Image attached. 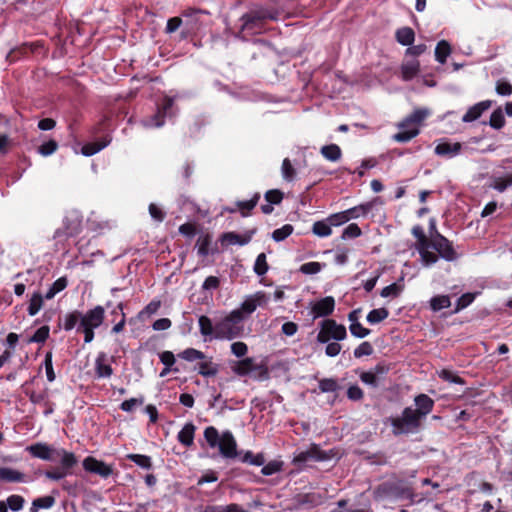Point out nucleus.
<instances>
[{
  "instance_id": "39448f33",
  "label": "nucleus",
  "mask_w": 512,
  "mask_h": 512,
  "mask_svg": "<svg viewBox=\"0 0 512 512\" xmlns=\"http://www.w3.org/2000/svg\"><path fill=\"white\" fill-rule=\"evenodd\" d=\"M80 325L78 330L84 334V342L90 343L94 339V329L100 327L104 321L105 309L98 305L86 313H80Z\"/></svg>"
},
{
  "instance_id": "72a5a7b5",
  "label": "nucleus",
  "mask_w": 512,
  "mask_h": 512,
  "mask_svg": "<svg viewBox=\"0 0 512 512\" xmlns=\"http://www.w3.org/2000/svg\"><path fill=\"white\" fill-rule=\"evenodd\" d=\"M55 504L53 496H43L33 500L30 511L38 512L40 509H49Z\"/></svg>"
},
{
  "instance_id": "58836bf2",
  "label": "nucleus",
  "mask_w": 512,
  "mask_h": 512,
  "mask_svg": "<svg viewBox=\"0 0 512 512\" xmlns=\"http://www.w3.org/2000/svg\"><path fill=\"white\" fill-rule=\"evenodd\" d=\"M389 316V311L386 308H377L371 310L367 315V321L370 324H377L385 320Z\"/></svg>"
},
{
  "instance_id": "a211bd4d",
  "label": "nucleus",
  "mask_w": 512,
  "mask_h": 512,
  "mask_svg": "<svg viewBox=\"0 0 512 512\" xmlns=\"http://www.w3.org/2000/svg\"><path fill=\"white\" fill-rule=\"evenodd\" d=\"M268 13L264 10L251 11L241 17L242 30H254L265 18Z\"/></svg>"
},
{
  "instance_id": "4c0bfd02",
  "label": "nucleus",
  "mask_w": 512,
  "mask_h": 512,
  "mask_svg": "<svg viewBox=\"0 0 512 512\" xmlns=\"http://www.w3.org/2000/svg\"><path fill=\"white\" fill-rule=\"evenodd\" d=\"M109 142V140H102L99 142L85 144L81 148V153L84 156H92L108 146Z\"/></svg>"
},
{
  "instance_id": "6e6552de",
  "label": "nucleus",
  "mask_w": 512,
  "mask_h": 512,
  "mask_svg": "<svg viewBox=\"0 0 512 512\" xmlns=\"http://www.w3.org/2000/svg\"><path fill=\"white\" fill-rule=\"evenodd\" d=\"M412 234L416 238V249L420 255L421 263L430 267L438 261V256L431 251L430 240L426 237L424 229L417 225L412 228Z\"/></svg>"
},
{
  "instance_id": "bb28decb",
  "label": "nucleus",
  "mask_w": 512,
  "mask_h": 512,
  "mask_svg": "<svg viewBox=\"0 0 512 512\" xmlns=\"http://www.w3.org/2000/svg\"><path fill=\"white\" fill-rule=\"evenodd\" d=\"M202 361L198 364V373L204 377H213L216 376L219 372L218 364L214 363L211 357H206L205 359H201Z\"/></svg>"
},
{
  "instance_id": "49530a36",
  "label": "nucleus",
  "mask_w": 512,
  "mask_h": 512,
  "mask_svg": "<svg viewBox=\"0 0 512 512\" xmlns=\"http://www.w3.org/2000/svg\"><path fill=\"white\" fill-rule=\"evenodd\" d=\"M327 219L332 227H338L350 221L347 210L331 214Z\"/></svg>"
},
{
  "instance_id": "ea45409f",
  "label": "nucleus",
  "mask_w": 512,
  "mask_h": 512,
  "mask_svg": "<svg viewBox=\"0 0 512 512\" xmlns=\"http://www.w3.org/2000/svg\"><path fill=\"white\" fill-rule=\"evenodd\" d=\"M210 245L211 237L208 234L200 236L196 242L197 253L202 257H206L210 253Z\"/></svg>"
},
{
  "instance_id": "0e129e2a",
  "label": "nucleus",
  "mask_w": 512,
  "mask_h": 512,
  "mask_svg": "<svg viewBox=\"0 0 512 512\" xmlns=\"http://www.w3.org/2000/svg\"><path fill=\"white\" fill-rule=\"evenodd\" d=\"M372 353H373L372 345L369 342L364 341L355 348L354 357L361 358L363 356H370Z\"/></svg>"
},
{
  "instance_id": "774afa93",
  "label": "nucleus",
  "mask_w": 512,
  "mask_h": 512,
  "mask_svg": "<svg viewBox=\"0 0 512 512\" xmlns=\"http://www.w3.org/2000/svg\"><path fill=\"white\" fill-rule=\"evenodd\" d=\"M58 148V144L56 141L54 140H49L45 143H43L39 148H38V152L42 155V156H49L51 154H53Z\"/></svg>"
},
{
  "instance_id": "7ed1b4c3",
  "label": "nucleus",
  "mask_w": 512,
  "mask_h": 512,
  "mask_svg": "<svg viewBox=\"0 0 512 512\" xmlns=\"http://www.w3.org/2000/svg\"><path fill=\"white\" fill-rule=\"evenodd\" d=\"M244 316L239 311L232 310L217 321V340H233L243 334Z\"/></svg>"
},
{
  "instance_id": "423d86ee",
  "label": "nucleus",
  "mask_w": 512,
  "mask_h": 512,
  "mask_svg": "<svg viewBox=\"0 0 512 512\" xmlns=\"http://www.w3.org/2000/svg\"><path fill=\"white\" fill-rule=\"evenodd\" d=\"M374 499H410L413 501L414 493L400 482H384L375 488Z\"/></svg>"
},
{
  "instance_id": "052dcab7",
  "label": "nucleus",
  "mask_w": 512,
  "mask_h": 512,
  "mask_svg": "<svg viewBox=\"0 0 512 512\" xmlns=\"http://www.w3.org/2000/svg\"><path fill=\"white\" fill-rule=\"evenodd\" d=\"M144 403V398H130L123 401L120 405V409L124 412H132L137 406H141Z\"/></svg>"
},
{
  "instance_id": "b1692460",
  "label": "nucleus",
  "mask_w": 512,
  "mask_h": 512,
  "mask_svg": "<svg viewBox=\"0 0 512 512\" xmlns=\"http://www.w3.org/2000/svg\"><path fill=\"white\" fill-rule=\"evenodd\" d=\"M0 481L6 483H24L26 482V475L13 468L0 467Z\"/></svg>"
},
{
  "instance_id": "f03ea898",
  "label": "nucleus",
  "mask_w": 512,
  "mask_h": 512,
  "mask_svg": "<svg viewBox=\"0 0 512 512\" xmlns=\"http://www.w3.org/2000/svg\"><path fill=\"white\" fill-rule=\"evenodd\" d=\"M430 115L427 108H417L402 122L398 124L399 132L393 136V139L400 143H405L416 137L420 132V125Z\"/></svg>"
},
{
  "instance_id": "69168bd1",
  "label": "nucleus",
  "mask_w": 512,
  "mask_h": 512,
  "mask_svg": "<svg viewBox=\"0 0 512 512\" xmlns=\"http://www.w3.org/2000/svg\"><path fill=\"white\" fill-rule=\"evenodd\" d=\"M512 185V174L505 177H499L494 180L493 188L499 192H503L507 187Z\"/></svg>"
},
{
  "instance_id": "473e14b6",
  "label": "nucleus",
  "mask_w": 512,
  "mask_h": 512,
  "mask_svg": "<svg viewBox=\"0 0 512 512\" xmlns=\"http://www.w3.org/2000/svg\"><path fill=\"white\" fill-rule=\"evenodd\" d=\"M450 54H451L450 44L446 40L439 41L435 48L436 60L439 63L444 64Z\"/></svg>"
},
{
  "instance_id": "9b49d317",
  "label": "nucleus",
  "mask_w": 512,
  "mask_h": 512,
  "mask_svg": "<svg viewBox=\"0 0 512 512\" xmlns=\"http://www.w3.org/2000/svg\"><path fill=\"white\" fill-rule=\"evenodd\" d=\"M269 297L263 291H257L254 294L246 296L244 301L241 303L240 307L234 309V311H239L241 316H244V319L251 315L259 306H264L268 303Z\"/></svg>"
},
{
  "instance_id": "680f3d73",
  "label": "nucleus",
  "mask_w": 512,
  "mask_h": 512,
  "mask_svg": "<svg viewBox=\"0 0 512 512\" xmlns=\"http://www.w3.org/2000/svg\"><path fill=\"white\" fill-rule=\"evenodd\" d=\"M160 306L161 302L159 300L151 301L139 312V318L149 317L155 314L159 310Z\"/></svg>"
},
{
  "instance_id": "a878e982",
  "label": "nucleus",
  "mask_w": 512,
  "mask_h": 512,
  "mask_svg": "<svg viewBox=\"0 0 512 512\" xmlns=\"http://www.w3.org/2000/svg\"><path fill=\"white\" fill-rule=\"evenodd\" d=\"M420 71V63L418 60H408L402 63L400 72L404 81H410L415 78Z\"/></svg>"
},
{
  "instance_id": "f3484780",
  "label": "nucleus",
  "mask_w": 512,
  "mask_h": 512,
  "mask_svg": "<svg viewBox=\"0 0 512 512\" xmlns=\"http://www.w3.org/2000/svg\"><path fill=\"white\" fill-rule=\"evenodd\" d=\"M173 99L166 97L163 101L162 107L158 109L150 119L145 121L147 127H161L164 124V117L173 106Z\"/></svg>"
},
{
  "instance_id": "c85d7f7f",
  "label": "nucleus",
  "mask_w": 512,
  "mask_h": 512,
  "mask_svg": "<svg viewBox=\"0 0 512 512\" xmlns=\"http://www.w3.org/2000/svg\"><path fill=\"white\" fill-rule=\"evenodd\" d=\"M397 42L403 46H410L415 40V33L410 27H402L395 33Z\"/></svg>"
},
{
  "instance_id": "e2e57ef3",
  "label": "nucleus",
  "mask_w": 512,
  "mask_h": 512,
  "mask_svg": "<svg viewBox=\"0 0 512 512\" xmlns=\"http://www.w3.org/2000/svg\"><path fill=\"white\" fill-rule=\"evenodd\" d=\"M438 376L443 379L444 381L455 383V384H464V381L461 377H459L454 372L443 369L440 372H438Z\"/></svg>"
},
{
  "instance_id": "2f4dec72",
  "label": "nucleus",
  "mask_w": 512,
  "mask_h": 512,
  "mask_svg": "<svg viewBox=\"0 0 512 512\" xmlns=\"http://www.w3.org/2000/svg\"><path fill=\"white\" fill-rule=\"evenodd\" d=\"M402 281H403V277H401L399 282L392 283V284L384 287L380 292L381 297H383V298L398 297L404 290V284L402 283Z\"/></svg>"
},
{
  "instance_id": "5701e85b",
  "label": "nucleus",
  "mask_w": 512,
  "mask_h": 512,
  "mask_svg": "<svg viewBox=\"0 0 512 512\" xmlns=\"http://www.w3.org/2000/svg\"><path fill=\"white\" fill-rule=\"evenodd\" d=\"M377 202H379L378 198L347 209L350 220L367 216L373 210Z\"/></svg>"
},
{
  "instance_id": "7c9ffc66",
  "label": "nucleus",
  "mask_w": 512,
  "mask_h": 512,
  "mask_svg": "<svg viewBox=\"0 0 512 512\" xmlns=\"http://www.w3.org/2000/svg\"><path fill=\"white\" fill-rule=\"evenodd\" d=\"M312 232L321 238L328 237L332 234V226L326 218L324 220L314 222L312 226Z\"/></svg>"
},
{
  "instance_id": "4be33fe9",
  "label": "nucleus",
  "mask_w": 512,
  "mask_h": 512,
  "mask_svg": "<svg viewBox=\"0 0 512 512\" xmlns=\"http://www.w3.org/2000/svg\"><path fill=\"white\" fill-rule=\"evenodd\" d=\"M491 104V101L485 100L473 105L463 115L462 121L469 123L477 120L486 110H488L491 107Z\"/></svg>"
},
{
  "instance_id": "8fccbe9b",
  "label": "nucleus",
  "mask_w": 512,
  "mask_h": 512,
  "mask_svg": "<svg viewBox=\"0 0 512 512\" xmlns=\"http://www.w3.org/2000/svg\"><path fill=\"white\" fill-rule=\"evenodd\" d=\"M269 267L266 260L265 253H260L254 263V272L258 276H263L267 273Z\"/></svg>"
},
{
  "instance_id": "a19ab883",
  "label": "nucleus",
  "mask_w": 512,
  "mask_h": 512,
  "mask_svg": "<svg viewBox=\"0 0 512 512\" xmlns=\"http://www.w3.org/2000/svg\"><path fill=\"white\" fill-rule=\"evenodd\" d=\"M178 356L181 359L188 361V362L205 359V354L202 351L197 350L195 348H187V349L183 350Z\"/></svg>"
},
{
  "instance_id": "cd10ccee",
  "label": "nucleus",
  "mask_w": 512,
  "mask_h": 512,
  "mask_svg": "<svg viewBox=\"0 0 512 512\" xmlns=\"http://www.w3.org/2000/svg\"><path fill=\"white\" fill-rule=\"evenodd\" d=\"M321 155L330 162H337L342 157L341 148L337 144L325 145L320 149Z\"/></svg>"
},
{
  "instance_id": "0eeeda50",
  "label": "nucleus",
  "mask_w": 512,
  "mask_h": 512,
  "mask_svg": "<svg viewBox=\"0 0 512 512\" xmlns=\"http://www.w3.org/2000/svg\"><path fill=\"white\" fill-rule=\"evenodd\" d=\"M347 337L346 327L338 324L333 319H324L319 323V332L317 334V342L324 344L331 340L342 341Z\"/></svg>"
},
{
  "instance_id": "6ab92c4d",
  "label": "nucleus",
  "mask_w": 512,
  "mask_h": 512,
  "mask_svg": "<svg viewBox=\"0 0 512 512\" xmlns=\"http://www.w3.org/2000/svg\"><path fill=\"white\" fill-rule=\"evenodd\" d=\"M254 233H255V230L245 232L244 234H238L235 232H226L221 236V242L226 245L244 246L251 241Z\"/></svg>"
},
{
  "instance_id": "f8f14e48",
  "label": "nucleus",
  "mask_w": 512,
  "mask_h": 512,
  "mask_svg": "<svg viewBox=\"0 0 512 512\" xmlns=\"http://www.w3.org/2000/svg\"><path fill=\"white\" fill-rule=\"evenodd\" d=\"M310 313L314 319L327 317L333 313L335 309V300L332 296H326L317 301L310 302Z\"/></svg>"
},
{
  "instance_id": "09e8293b",
  "label": "nucleus",
  "mask_w": 512,
  "mask_h": 512,
  "mask_svg": "<svg viewBox=\"0 0 512 512\" xmlns=\"http://www.w3.org/2000/svg\"><path fill=\"white\" fill-rule=\"evenodd\" d=\"M319 390L322 393L335 392L338 390L339 385L336 379L333 378H323L319 381Z\"/></svg>"
},
{
  "instance_id": "ddd939ff",
  "label": "nucleus",
  "mask_w": 512,
  "mask_h": 512,
  "mask_svg": "<svg viewBox=\"0 0 512 512\" xmlns=\"http://www.w3.org/2000/svg\"><path fill=\"white\" fill-rule=\"evenodd\" d=\"M26 450L35 458L45 461H53L58 457L60 449H55L46 443H35L28 446Z\"/></svg>"
},
{
  "instance_id": "e433bc0d",
  "label": "nucleus",
  "mask_w": 512,
  "mask_h": 512,
  "mask_svg": "<svg viewBox=\"0 0 512 512\" xmlns=\"http://www.w3.org/2000/svg\"><path fill=\"white\" fill-rule=\"evenodd\" d=\"M67 279L65 277L58 278L45 293V299L51 300L56 294L63 291L67 287Z\"/></svg>"
},
{
  "instance_id": "c756f323",
  "label": "nucleus",
  "mask_w": 512,
  "mask_h": 512,
  "mask_svg": "<svg viewBox=\"0 0 512 512\" xmlns=\"http://www.w3.org/2000/svg\"><path fill=\"white\" fill-rule=\"evenodd\" d=\"M45 300V295L43 296L40 292H34L29 300L27 312L29 316H35L42 309Z\"/></svg>"
},
{
  "instance_id": "6e6d98bb",
  "label": "nucleus",
  "mask_w": 512,
  "mask_h": 512,
  "mask_svg": "<svg viewBox=\"0 0 512 512\" xmlns=\"http://www.w3.org/2000/svg\"><path fill=\"white\" fill-rule=\"evenodd\" d=\"M476 293H465L460 296L456 302L455 312H459L468 307L476 298Z\"/></svg>"
},
{
  "instance_id": "37998d69",
  "label": "nucleus",
  "mask_w": 512,
  "mask_h": 512,
  "mask_svg": "<svg viewBox=\"0 0 512 512\" xmlns=\"http://www.w3.org/2000/svg\"><path fill=\"white\" fill-rule=\"evenodd\" d=\"M324 267V263L312 261L302 264L299 271L305 275H314L319 273Z\"/></svg>"
},
{
  "instance_id": "c9c22d12",
  "label": "nucleus",
  "mask_w": 512,
  "mask_h": 512,
  "mask_svg": "<svg viewBox=\"0 0 512 512\" xmlns=\"http://www.w3.org/2000/svg\"><path fill=\"white\" fill-rule=\"evenodd\" d=\"M260 195L256 193L250 200L238 201L236 203L237 209L240 211L243 217L250 214V211L257 205Z\"/></svg>"
},
{
  "instance_id": "864d4df0",
  "label": "nucleus",
  "mask_w": 512,
  "mask_h": 512,
  "mask_svg": "<svg viewBox=\"0 0 512 512\" xmlns=\"http://www.w3.org/2000/svg\"><path fill=\"white\" fill-rule=\"evenodd\" d=\"M6 500H7L8 508L14 512H17V511H20L21 509H23L24 504H25V499L22 496L16 495V494L8 496Z\"/></svg>"
},
{
  "instance_id": "1a4fd4ad",
  "label": "nucleus",
  "mask_w": 512,
  "mask_h": 512,
  "mask_svg": "<svg viewBox=\"0 0 512 512\" xmlns=\"http://www.w3.org/2000/svg\"><path fill=\"white\" fill-rule=\"evenodd\" d=\"M58 457L60 458L61 466L44 473L46 478L53 481H59L70 475L72 468L77 464V458L74 453L64 449L59 450Z\"/></svg>"
},
{
  "instance_id": "4d7b16f0",
  "label": "nucleus",
  "mask_w": 512,
  "mask_h": 512,
  "mask_svg": "<svg viewBox=\"0 0 512 512\" xmlns=\"http://www.w3.org/2000/svg\"><path fill=\"white\" fill-rule=\"evenodd\" d=\"M50 328L47 325H44L36 330L33 336L30 338L29 342L33 343H44L49 337Z\"/></svg>"
},
{
  "instance_id": "412c9836",
  "label": "nucleus",
  "mask_w": 512,
  "mask_h": 512,
  "mask_svg": "<svg viewBox=\"0 0 512 512\" xmlns=\"http://www.w3.org/2000/svg\"><path fill=\"white\" fill-rule=\"evenodd\" d=\"M416 409L414 412L421 418H425L434 407V401L426 394H419L414 399Z\"/></svg>"
},
{
  "instance_id": "338daca9",
  "label": "nucleus",
  "mask_w": 512,
  "mask_h": 512,
  "mask_svg": "<svg viewBox=\"0 0 512 512\" xmlns=\"http://www.w3.org/2000/svg\"><path fill=\"white\" fill-rule=\"evenodd\" d=\"M349 330L350 333L357 338H365L370 334V330L363 327L361 323L350 324Z\"/></svg>"
},
{
  "instance_id": "20e7f679",
  "label": "nucleus",
  "mask_w": 512,
  "mask_h": 512,
  "mask_svg": "<svg viewBox=\"0 0 512 512\" xmlns=\"http://www.w3.org/2000/svg\"><path fill=\"white\" fill-rule=\"evenodd\" d=\"M388 422L392 426L394 435L414 434L421 428L422 419L411 407H406L400 416L390 417Z\"/></svg>"
},
{
  "instance_id": "f704fd0d",
  "label": "nucleus",
  "mask_w": 512,
  "mask_h": 512,
  "mask_svg": "<svg viewBox=\"0 0 512 512\" xmlns=\"http://www.w3.org/2000/svg\"><path fill=\"white\" fill-rule=\"evenodd\" d=\"M430 308L434 312L448 308L451 305V300L448 295H437L430 299Z\"/></svg>"
},
{
  "instance_id": "393cba45",
  "label": "nucleus",
  "mask_w": 512,
  "mask_h": 512,
  "mask_svg": "<svg viewBox=\"0 0 512 512\" xmlns=\"http://www.w3.org/2000/svg\"><path fill=\"white\" fill-rule=\"evenodd\" d=\"M196 426L192 422L186 423L178 432L177 440L185 447H190L194 443Z\"/></svg>"
},
{
  "instance_id": "de8ad7c7",
  "label": "nucleus",
  "mask_w": 512,
  "mask_h": 512,
  "mask_svg": "<svg viewBox=\"0 0 512 512\" xmlns=\"http://www.w3.org/2000/svg\"><path fill=\"white\" fill-rule=\"evenodd\" d=\"M293 226L290 224H285L281 228L275 229L272 233V238L276 242H280L285 240L293 233Z\"/></svg>"
},
{
  "instance_id": "dca6fc26",
  "label": "nucleus",
  "mask_w": 512,
  "mask_h": 512,
  "mask_svg": "<svg viewBox=\"0 0 512 512\" xmlns=\"http://www.w3.org/2000/svg\"><path fill=\"white\" fill-rule=\"evenodd\" d=\"M461 149L462 145L459 142L441 140L435 146L434 152L438 156L452 158L457 156L461 152Z\"/></svg>"
},
{
  "instance_id": "13d9d810",
  "label": "nucleus",
  "mask_w": 512,
  "mask_h": 512,
  "mask_svg": "<svg viewBox=\"0 0 512 512\" xmlns=\"http://www.w3.org/2000/svg\"><path fill=\"white\" fill-rule=\"evenodd\" d=\"M490 126L495 129H500L505 124V118L503 112L500 109H497L492 112L489 120Z\"/></svg>"
},
{
  "instance_id": "aec40b11",
  "label": "nucleus",
  "mask_w": 512,
  "mask_h": 512,
  "mask_svg": "<svg viewBox=\"0 0 512 512\" xmlns=\"http://www.w3.org/2000/svg\"><path fill=\"white\" fill-rule=\"evenodd\" d=\"M198 325L200 334L204 338V341L216 339L217 322L213 324L212 320L208 316L201 315L198 318Z\"/></svg>"
},
{
  "instance_id": "bf43d9fd",
  "label": "nucleus",
  "mask_w": 512,
  "mask_h": 512,
  "mask_svg": "<svg viewBox=\"0 0 512 512\" xmlns=\"http://www.w3.org/2000/svg\"><path fill=\"white\" fill-rule=\"evenodd\" d=\"M80 317V312L78 311L67 314L64 319V329L66 331L72 330L77 323L80 324Z\"/></svg>"
},
{
  "instance_id": "9d476101",
  "label": "nucleus",
  "mask_w": 512,
  "mask_h": 512,
  "mask_svg": "<svg viewBox=\"0 0 512 512\" xmlns=\"http://www.w3.org/2000/svg\"><path fill=\"white\" fill-rule=\"evenodd\" d=\"M431 251L435 250L438 258L441 257L446 261H454L457 259V253L453 248L452 243L443 235L436 232L430 240Z\"/></svg>"
},
{
  "instance_id": "f257e3e1",
  "label": "nucleus",
  "mask_w": 512,
  "mask_h": 512,
  "mask_svg": "<svg viewBox=\"0 0 512 512\" xmlns=\"http://www.w3.org/2000/svg\"><path fill=\"white\" fill-rule=\"evenodd\" d=\"M203 435L208 446L211 449L217 448L223 458L235 459L238 457L237 442L229 430L220 434L214 426H208L205 428Z\"/></svg>"
},
{
  "instance_id": "a18cd8bd",
  "label": "nucleus",
  "mask_w": 512,
  "mask_h": 512,
  "mask_svg": "<svg viewBox=\"0 0 512 512\" xmlns=\"http://www.w3.org/2000/svg\"><path fill=\"white\" fill-rule=\"evenodd\" d=\"M127 458L141 468L150 469L152 467L151 457L147 455L128 454Z\"/></svg>"
},
{
  "instance_id": "c03bdc74",
  "label": "nucleus",
  "mask_w": 512,
  "mask_h": 512,
  "mask_svg": "<svg viewBox=\"0 0 512 512\" xmlns=\"http://www.w3.org/2000/svg\"><path fill=\"white\" fill-rule=\"evenodd\" d=\"M241 461L254 466H262L265 464V458L263 454H254L251 451H246L243 457L241 458Z\"/></svg>"
},
{
  "instance_id": "3c124183",
  "label": "nucleus",
  "mask_w": 512,
  "mask_h": 512,
  "mask_svg": "<svg viewBox=\"0 0 512 512\" xmlns=\"http://www.w3.org/2000/svg\"><path fill=\"white\" fill-rule=\"evenodd\" d=\"M308 453H309V458L310 460H315V461H324V460H328L331 458V455H330V452H325V451H322L319 446L317 445H312L309 449H308Z\"/></svg>"
},
{
  "instance_id": "603ef678",
  "label": "nucleus",
  "mask_w": 512,
  "mask_h": 512,
  "mask_svg": "<svg viewBox=\"0 0 512 512\" xmlns=\"http://www.w3.org/2000/svg\"><path fill=\"white\" fill-rule=\"evenodd\" d=\"M362 235L361 228L356 223L349 224L342 232L343 240L358 238Z\"/></svg>"
},
{
  "instance_id": "79ce46f5",
  "label": "nucleus",
  "mask_w": 512,
  "mask_h": 512,
  "mask_svg": "<svg viewBox=\"0 0 512 512\" xmlns=\"http://www.w3.org/2000/svg\"><path fill=\"white\" fill-rule=\"evenodd\" d=\"M253 370H254V365H253L252 358H245V359L239 361L238 364L236 365V367L234 368V372L240 376L247 375Z\"/></svg>"
},
{
  "instance_id": "2eb2a0df",
  "label": "nucleus",
  "mask_w": 512,
  "mask_h": 512,
  "mask_svg": "<svg viewBox=\"0 0 512 512\" xmlns=\"http://www.w3.org/2000/svg\"><path fill=\"white\" fill-rule=\"evenodd\" d=\"M83 468L87 472L100 475L103 478H107L113 473V469L110 465H107L103 461L97 460L94 457H86L83 460Z\"/></svg>"
},
{
  "instance_id": "4468645a",
  "label": "nucleus",
  "mask_w": 512,
  "mask_h": 512,
  "mask_svg": "<svg viewBox=\"0 0 512 512\" xmlns=\"http://www.w3.org/2000/svg\"><path fill=\"white\" fill-rule=\"evenodd\" d=\"M112 358L106 353L100 352L95 358L94 371L98 379L110 378L113 375V368L111 366Z\"/></svg>"
},
{
  "instance_id": "5fc2aeb1",
  "label": "nucleus",
  "mask_w": 512,
  "mask_h": 512,
  "mask_svg": "<svg viewBox=\"0 0 512 512\" xmlns=\"http://www.w3.org/2000/svg\"><path fill=\"white\" fill-rule=\"evenodd\" d=\"M281 173H282V177L286 181L290 182V181H293L295 178L296 171L288 158H285L282 162Z\"/></svg>"
}]
</instances>
